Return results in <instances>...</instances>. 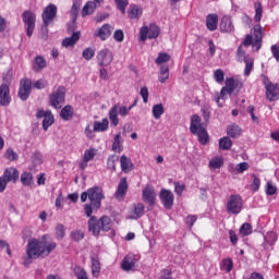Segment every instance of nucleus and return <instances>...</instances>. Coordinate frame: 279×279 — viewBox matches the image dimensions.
Returning a JSON list of instances; mask_svg holds the SVG:
<instances>
[{
  "mask_svg": "<svg viewBox=\"0 0 279 279\" xmlns=\"http://www.w3.org/2000/svg\"><path fill=\"white\" fill-rule=\"evenodd\" d=\"M56 247H58V244L54 241L36 238L29 240L26 245V256L22 257L23 266L29 267L37 258H47Z\"/></svg>",
  "mask_w": 279,
  "mask_h": 279,
  "instance_id": "obj_1",
  "label": "nucleus"
},
{
  "mask_svg": "<svg viewBox=\"0 0 279 279\" xmlns=\"http://www.w3.org/2000/svg\"><path fill=\"white\" fill-rule=\"evenodd\" d=\"M202 112L205 123H202V118L199 116L193 114L190 123V132L194 136H197L201 145H208V143H210V136L208 135V131H206V125L210 119V111L203 108Z\"/></svg>",
  "mask_w": 279,
  "mask_h": 279,
  "instance_id": "obj_2",
  "label": "nucleus"
},
{
  "mask_svg": "<svg viewBox=\"0 0 279 279\" xmlns=\"http://www.w3.org/2000/svg\"><path fill=\"white\" fill-rule=\"evenodd\" d=\"M87 225L89 232H92L94 236H99L101 231L110 232L112 228V219L108 216H102L97 220V217L93 216L89 218Z\"/></svg>",
  "mask_w": 279,
  "mask_h": 279,
  "instance_id": "obj_3",
  "label": "nucleus"
},
{
  "mask_svg": "<svg viewBox=\"0 0 279 279\" xmlns=\"http://www.w3.org/2000/svg\"><path fill=\"white\" fill-rule=\"evenodd\" d=\"M57 15H58V7H56V4L53 3L48 4L43 11L41 19H43L44 27L46 28V33H44L41 36L44 40H47V38L49 37L47 28L49 27V25H51L53 19H56Z\"/></svg>",
  "mask_w": 279,
  "mask_h": 279,
  "instance_id": "obj_4",
  "label": "nucleus"
},
{
  "mask_svg": "<svg viewBox=\"0 0 279 279\" xmlns=\"http://www.w3.org/2000/svg\"><path fill=\"white\" fill-rule=\"evenodd\" d=\"M10 80H12V75L7 74L3 77V82L0 85V106L8 108L10 104H12V96L10 95Z\"/></svg>",
  "mask_w": 279,
  "mask_h": 279,
  "instance_id": "obj_5",
  "label": "nucleus"
},
{
  "mask_svg": "<svg viewBox=\"0 0 279 279\" xmlns=\"http://www.w3.org/2000/svg\"><path fill=\"white\" fill-rule=\"evenodd\" d=\"M243 210V198L239 194H232L227 199V213L229 215H240Z\"/></svg>",
  "mask_w": 279,
  "mask_h": 279,
  "instance_id": "obj_6",
  "label": "nucleus"
},
{
  "mask_svg": "<svg viewBox=\"0 0 279 279\" xmlns=\"http://www.w3.org/2000/svg\"><path fill=\"white\" fill-rule=\"evenodd\" d=\"M22 21L26 29V35L28 38H32L36 29V13L32 10H25L22 14Z\"/></svg>",
  "mask_w": 279,
  "mask_h": 279,
  "instance_id": "obj_7",
  "label": "nucleus"
},
{
  "mask_svg": "<svg viewBox=\"0 0 279 279\" xmlns=\"http://www.w3.org/2000/svg\"><path fill=\"white\" fill-rule=\"evenodd\" d=\"M65 97L66 88L64 86H59L57 90L49 96L50 106L56 110H60L62 104H64Z\"/></svg>",
  "mask_w": 279,
  "mask_h": 279,
  "instance_id": "obj_8",
  "label": "nucleus"
},
{
  "mask_svg": "<svg viewBox=\"0 0 279 279\" xmlns=\"http://www.w3.org/2000/svg\"><path fill=\"white\" fill-rule=\"evenodd\" d=\"M158 36H160V27L156 24H150L149 27L142 26L140 29V40L142 43H145L147 38H149V40H154L158 38Z\"/></svg>",
  "mask_w": 279,
  "mask_h": 279,
  "instance_id": "obj_9",
  "label": "nucleus"
},
{
  "mask_svg": "<svg viewBox=\"0 0 279 279\" xmlns=\"http://www.w3.org/2000/svg\"><path fill=\"white\" fill-rule=\"evenodd\" d=\"M89 191V202L94 206V210H99L101 208V199H106L104 195V189L101 186H93L88 189Z\"/></svg>",
  "mask_w": 279,
  "mask_h": 279,
  "instance_id": "obj_10",
  "label": "nucleus"
},
{
  "mask_svg": "<svg viewBox=\"0 0 279 279\" xmlns=\"http://www.w3.org/2000/svg\"><path fill=\"white\" fill-rule=\"evenodd\" d=\"M243 88V83L230 77L226 80V86L222 87L220 92L221 99H226V95H232L233 90H241Z\"/></svg>",
  "mask_w": 279,
  "mask_h": 279,
  "instance_id": "obj_11",
  "label": "nucleus"
},
{
  "mask_svg": "<svg viewBox=\"0 0 279 279\" xmlns=\"http://www.w3.org/2000/svg\"><path fill=\"white\" fill-rule=\"evenodd\" d=\"M264 86L266 88V99H268V101H278L279 85L271 83V81L269 78L265 77Z\"/></svg>",
  "mask_w": 279,
  "mask_h": 279,
  "instance_id": "obj_12",
  "label": "nucleus"
},
{
  "mask_svg": "<svg viewBox=\"0 0 279 279\" xmlns=\"http://www.w3.org/2000/svg\"><path fill=\"white\" fill-rule=\"evenodd\" d=\"M96 60L99 66H110V64H112V61L114 60V56L112 54V51H110V49L104 48L98 51Z\"/></svg>",
  "mask_w": 279,
  "mask_h": 279,
  "instance_id": "obj_13",
  "label": "nucleus"
},
{
  "mask_svg": "<svg viewBox=\"0 0 279 279\" xmlns=\"http://www.w3.org/2000/svg\"><path fill=\"white\" fill-rule=\"evenodd\" d=\"M159 199L166 210H171L173 208L175 196L170 190L161 189L159 192Z\"/></svg>",
  "mask_w": 279,
  "mask_h": 279,
  "instance_id": "obj_14",
  "label": "nucleus"
},
{
  "mask_svg": "<svg viewBox=\"0 0 279 279\" xmlns=\"http://www.w3.org/2000/svg\"><path fill=\"white\" fill-rule=\"evenodd\" d=\"M253 35L255 39L252 44V47L253 49H255L256 52H258L263 47V26H260L259 24L255 25L253 27Z\"/></svg>",
  "mask_w": 279,
  "mask_h": 279,
  "instance_id": "obj_15",
  "label": "nucleus"
},
{
  "mask_svg": "<svg viewBox=\"0 0 279 279\" xmlns=\"http://www.w3.org/2000/svg\"><path fill=\"white\" fill-rule=\"evenodd\" d=\"M142 199L148 206H155L156 205V190L151 187V185H146L142 192Z\"/></svg>",
  "mask_w": 279,
  "mask_h": 279,
  "instance_id": "obj_16",
  "label": "nucleus"
},
{
  "mask_svg": "<svg viewBox=\"0 0 279 279\" xmlns=\"http://www.w3.org/2000/svg\"><path fill=\"white\" fill-rule=\"evenodd\" d=\"M2 178H4L9 183L12 182L13 184H16L19 182V178H21V172H19V169L14 167H9L4 169Z\"/></svg>",
  "mask_w": 279,
  "mask_h": 279,
  "instance_id": "obj_17",
  "label": "nucleus"
},
{
  "mask_svg": "<svg viewBox=\"0 0 279 279\" xmlns=\"http://www.w3.org/2000/svg\"><path fill=\"white\" fill-rule=\"evenodd\" d=\"M128 189H129L128 178L120 179L118 189L114 194L116 199H118L119 202L123 201L125 195H128Z\"/></svg>",
  "mask_w": 279,
  "mask_h": 279,
  "instance_id": "obj_18",
  "label": "nucleus"
},
{
  "mask_svg": "<svg viewBox=\"0 0 279 279\" xmlns=\"http://www.w3.org/2000/svg\"><path fill=\"white\" fill-rule=\"evenodd\" d=\"M113 27L110 24H104L98 31L94 33L96 38L104 40H108L110 36H112Z\"/></svg>",
  "mask_w": 279,
  "mask_h": 279,
  "instance_id": "obj_19",
  "label": "nucleus"
},
{
  "mask_svg": "<svg viewBox=\"0 0 279 279\" xmlns=\"http://www.w3.org/2000/svg\"><path fill=\"white\" fill-rule=\"evenodd\" d=\"M221 34H230L234 31V24H232V17L229 15L222 16L219 27Z\"/></svg>",
  "mask_w": 279,
  "mask_h": 279,
  "instance_id": "obj_20",
  "label": "nucleus"
},
{
  "mask_svg": "<svg viewBox=\"0 0 279 279\" xmlns=\"http://www.w3.org/2000/svg\"><path fill=\"white\" fill-rule=\"evenodd\" d=\"M145 215V205L143 203L133 204L130 211V219H141Z\"/></svg>",
  "mask_w": 279,
  "mask_h": 279,
  "instance_id": "obj_21",
  "label": "nucleus"
},
{
  "mask_svg": "<svg viewBox=\"0 0 279 279\" xmlns=\"http://www.w3.org/2000/svg\"><path fill=\"white\" fill-rule=\"evenodd\" d=\"M219 25V15L217 13H209L206 16V27L209 32H217Z\"/></svg>",
  "mask_w": 279,
  "mask_h": 279,
  "instance_id": "obj_22",
  "label": "nucleus"
},
{
  "mask_svg": "<svg viewBox=\"0 0 279 279\" xmlns=\"http://www.w3.org/2000/svg\"><path fill=\"white\" fill-rule=\"evenodd\" d=\"M134 267H136V257H134V255L124 256L121 263V269L123 271H132Z\"/></svg>",
  "mask_w": 279,
  "mask_h": 279,
  "instance_id": "obj_23",
  "label": "nucleus"
},
{
  "mask_svg": "<svg viewBox=\"0 0 279 279\" xmlns=\"http://www.w3.org/2000/svg\"><path fill=\"white\" fill-rule=\"evenodd\" d=\"M120 167L123 173H130L134 170V163L130 157L122 155L120 157Z\"/></svg>",
  "mask_w": 279,
  "mask_h": 279,
  "instance_id": "obj_24",
  "label": "nucleus"
},
{
  "mask_svg": "<svg viewBox=\"0 0 279 279\" xmlns=\"http://www.w3.org/2000/svg\"><path fill=\"white\" fill-rule=\"evenodd\" d=\"M81 37L80 32H74L71 37H66L62 40V47H65V49H69V47H75L77 45Z\"/></svg>",
  "mask_w": 279,
  "mask_h": 279,
  "instance_id": "obj_25",
  "label": "nucleus"
},
{
  "mask_svg": "<svg viewBox=\"0 0 279 279\" xmlns=\"http://www.w3.org/2000/svg\"><path fill=\"white\" fill-rule=\"evenodd\" d=\"M46 68H47V60L44 59L43 56L35 57L33 62V71L35 73H40V71H43V69H46Z\"/></svg>",
  "mask_w": 279,
  "mask_h": 279,
  "instance_id": "obj_26",
  "label": "nucleus"
},
{
  "mask_svg": "<svg viewBox=\"0 0 279 279\" xmlns=\"http://www.w3.org/2000/svg\"><path fill=\"white\" fill-rule=\"evenodd\" d=\"M73 114H74V109H73V106L71 105L64 106L60 111V118L63 121H71V119H73Z\"/></svg>",
  "mask_w": 279,
  "mask_h": 279,
  "instance_id": "obj_27",
  "label": "nucleus"
},
{
  "mask_svg": "<svg viewBox=\"0 0 279 279\" xmlns=\"http://www.w3.org/2000/svg\"><path fill=\"white\" fill-rule=\"evenodd\" d=\"M111 149L112 151H116V154H121V151H123V140L121 138V133L114 135Z\"/></svg>",
  "mask_w": 279,
  "mask_h": 279,
  "instance_id": "obj_28",
  "label": "nucleus"
},
{
  "mask_svg": "<svg viewBox=\"0 0 279 279\" xmlns=\"http://www.w3.org/2000/svg\"><path fill=\"white\" fill-rule=\"evenodd\" d=\"M109 124L108 118H104L102 121H94L93 132H107Z\"/></svg>",
  "mask_w": 279,
  "mask_h": 279,
  "instance_id": "obj_29",
  "label": "nucleus"
},
{
  "mask_svg": "<svg viewBox=\"0 0 279 279\" xmlns=\"http://www.w3.org/2000/svg\"><path fill=\"white\" fill-rule=\"evenodd\" d=\"M97 3L99 2L95 0L86 2V4L83 7L82 16H90V14H94Z\"/></svg>",
  "mask_w": 279,
  "mask_h": 279,
  "instance_id": "obj_30",
  "label": "nucleus"
},
{
  "mask_svg": "<svg viewBox=\"0 0 279 279\" xmlns=\"http://www.w3.org/2000/svg\"><path fill=\"white\" fill-rule=\"evenodd\" d=\"M109 121H111V125H113V128H117V125H119V106L114 105L109 110Z\"/></svg>",
  "mask_w": 279,
  "mask_h": 279,
  "instance_id": "obj_31",
  "label": "nucleus"
},
{
  "mask_svg": "<svg viewBox=\"0 0 279 279\" xmlns=\"http://www.w3.org/2000/svg\"><path fill=\"white\" fill-rule=\"evenodd\" d=\"M241 126L236 123H232L227 128V134L230 138H239V136H241Z\"/></svg>",
  "mask_w": 279,
  "mask_h": 279,
  "instance_id": "obj_32",
  "label": "nucleus"
},
{
  "mask_svg": "<svg viewBox=\"0 0 279 279\" xmlns=\"http://www.w3.org/2000/svg\"><path fill=\"white\" fill-rule=\"evenodd\" d=\"M117 162H119V156L118 155H109L107 159V169L111 173L117 172Z\"/></svg>",
  "mask_w": 279,
  "mask_h": 279,
  "instance_id": "obj_33",
  "label": "nucleus"
},
{
  "mask_svg": "<svg viewBox=\"0 0 279 279\" xmlns=\"http://www.w3.org/2000/svg\"><path fill=\"white\" fill-rule=\"evenodd\" d=\"M250 169V163H247V161H243L236 165V169H234V167L230 166L229 167V171L230 173H245V171H247Z\"/></svg>",
  "mask_w": 279,
  "mask_h": 279,
  "instance_id": "obj_34",
  "label": "nucleus"
},
{
  "mask_svg": "<svg viewBox=\"0 0 279 279\" xmlns=\"http://www.w3.org/2000/svg\"><path fill=\"white\" fill-rule=\"evenodd\" d=\"M54 121H56V119L53 118V113H51V111H47V114L43 121L44 131L47 132L49 130V128H51V125H53Z\"/></svg>",
  "mask_w": 279,
  "mask_h": 279,
  "instance_id": "obj_35",
  "label": "nucleus"
},
{
  "mask_svg": "<svg viewBox=\"0 0 279 279\" xmlns=\"http://www.w3.org/2000/svg\"><path fill=\"white\" fill-rule=\"evenodd\" d=\"M129 16L130 19H140L141 16H143V8L136 4L131 5Z\"/></svg>",
  "mask_w": 279,
  "mask_h": 279,
  "instance_id": "obj_36",
  "label": "nucleus"
},
{
  "mask_svg": "<svg viewBox=\"0 0 279 279\" xmlns=\"http://www.w3.org/2000/svg\"><path fill=\"white\" fill-rule=\"evenodd\" d=\"M220 269L222 271H226L227 274H230V271H232V269H234V262H232V258H225L222 259Z\"/></svg>",
  "mask_w": 279,
  "mask_h": 279,
  "instance_id": "obj_37",
  "label": "nucleus"
},
{
  "mask_svg": "<svg viewBox=\"0 0 279 279\" xmlns=\"http://www.w3.org/2000/svg\"><path fill=\"white\" fill-rule=\"evenodd\" d=\"M21 182L23 186H32L34 184V175L31 172H23L21 174Z\"/></svg>",
  "mask_w": 279,
  "mask_h": 279,
  "instance_id": "obj_38",
  "label": "nucleus"
},
{
  "mask_svg": "<svg viewBox=\"0 0 279 279\" xmlns=\"http://www.w3.org/2000/svg\"><path fill=\"white\" fill-rule=\"evenodd\" d=\"M169 80V65L163 64L160 66L159 82L165 84Z\"/></svg>",
  "mask_w": 279,
  "mask_h": 279,
  "instance_id": "obj_39",
  "label": "nucleus"
},
{
  "mask_svg": "<svg viewBox=\"0 0 279 279\" xmlns=\"http://www.w3.org/2000/svg\"><path fill=\"white\" fill-rule=\"evenodd\" d=\"M219 147H220V149H223L225 151L232 149V140H230V137H228V136L220 138Z\"/></svg>",
  "mask_w": 279,
  "mask_h": 279,
  "instance_id": "obj_40",
  "label": "nucleus"
},
{
  "mask_svg": "<svg viewBox=\"0 0 279 279\" xmlns=\"http://www.w3.org/2000/svg\"><path fill=\"white\" fill-rule=\"evenodd\" d=\"M80 8L81 4L78 1H74L70 11V16L72 19V22L75 23V21H77V16L80 14Z\"/></svg>",
  "mask_w": 279,
  "mask_h": 279,
  "instance_id": "obj_41",
  "label": "nucleus"
},
{
  "mask_svg": "<svg viewBox=\"0 0 279 279\" xmlns=\"http://www.w3.org/2000/svg\"><path fill=\"white\" fill-rule=\"evenodd\" d=\"M223 167V157H213L209 161L210 169H221Z\"/></svg>",
  "mask_w": 279,
  "mask_h": 279,
  "instance_id": "obj_42",
  "label": "nucleus"
},
{
  "mask_svg": "<svg viewBox=\"0 0 279 279\" xmlns=\"http://www.w3.org/2000/svg\"><path fill=\"white\" fill-rule=\"evenodd\" d=\"M254 8H255V16H254L255 23H260L263 19V3L255 2Z\"/></svg>",
  "mask_w": 279,
  "mask_h": 279,
  "instance_id": "obj_43",
  "label": "nucleus"
},
{
  "mask_svg": "<svg viewBox=\"0 0 279 279\" xmlns=\"http://www.w3.org/2000/svg\"><path fill=\"white\" fill-rule=\"evenodd\" d=\"M100 271H101V264L99 263L98 259L93 258L92 259V275L94 276V278H98Z\"/></svg>",
  "mask_w": 279,
  "mask_h": 279,
  "instance_id": "obj_44",
  "label": "nucleus"
},
{
  "mask_svg": "<svg viewBox=\"0 0 279 279\" xmlns=\"http://www.w3.org/2000/svg\"><path fill=\"white\" fill-rule=\"evenodd\" d=\"M165 114V107L162 106V104H157L153 107V117L155 119H160V117H162Z\"/></svg>",
  "mask_w": 279,
  "mask_h": 279,
  "instance_id": "obj_45",
  "label": "nucleus"
},
{
  "mask_svg": "<svg viewBox=\"0 0 279 279\" xmlns=\"http://www.w3.org/2000/svg\"><path fill=\"white\" fill-rule=\"evenodd\" d=\"M4 158L10 162H15V160H19V154L14 149L8 148L4 153Z\"/></svg>",
  "mask_w": 279,
  "mask_h": 279,
  "instance_id": "obj_46",
  "label": "nucleus"
},
{
  "mask_svg": "<svg viewBox=\"0 0 279 279\" xmlns=\"http://www.w3.org/2000/svg\"><path fill=\"white\" fill-rule=\"evenodd\" d=\"M245 62V69H244V75L247 77L254 71V59L248 58L244 59Z\"/></svg>",
  "mask_w": 279,
  "mask_h": 279,
  "instance_id": "obj_47",
  "label": "nucleus"
},
{
  "mask_svg": "<svg viewBox=\"0 0 279 279\" xmlns=\"http://www.w3.org/2000/svg\"><path fill=\"white\" fill-rule=\"evenodd\" d=\"M54 234L59 241H62L66 234V230L64 229V225L58 223L56 227Z\"/></svg>",
  "mask_w": 279,
  "mask_h": 279,
  "instance_id": "obj_48",
  "label": "nucleus"
},
{
  "mask_svg": "<svg viewBox=\"0 0 279 279\" xmlns=\"http://www.w3.org/2000/svg\"><path fill=\"white\" fill-rule=\"evenodd\" d=\"M171 60V56L167 52H159L158 57L156 58L155 62L157 64H165Z\"/></svg>",
  "mask_w": 279,
  "mask_h": 279,
  "instance_id": "obj_49",
  "label": "nucleus"
},
{
  "mask_svg": "<svg viewBox=\"0 0 279 279\" xmlns=\"http://www.w3.org/2000/svg\"><path fill=\"white\" fill-rule=\"evenodd\" d=\"M74 276L77 279H88V274L86 272V270L80 266L74 268Z\"/></svg>",
  "mask_w": 279,
  "mask_h": 279,
  "instance_id": "obj_50",
  "label": "nucleus"
},
{
  "mask_svg": "<svg viewBox=\"0 0 279 279\" xmlns=\"http://www.w3.org/2000/svg\"><path fill=\"white\" fill-rule=\"evenodd\" d=\"M240 234H242V236H250V234H252V225L244 222L240 228Z\"/></svg>",
  "mask_w": 279,
  "mask_h": 279,
  "instance_id": "obj_51",
  "label": "nucleus"
},
{
  "mask_svg": "<svg viewBox=\"0 0 279 279\" xmlns=\"http://www.w3.org/2000/svg\"><path fill=\"white\" fill-rule=\"evenodd\" d=\"M214 80L218 84H221L226 80V73L223 72V70L221 69L216 70L214 72Z\"/></svg>",
  "mask_w": 279,
  "mask_h": 279,
  "instance_id": "obj_52",
  "label": "nucleus"
},
{
  "mask_svg": "<svg viewBox=\"0 0 279 279\" xmlns=\"http://www.w3.org/2000/svg\"><path fill=\"white\" fill-rule=\"evenodd\" d=\"M70 236H71L72 241H75L77 243L84 239V231L74 230L70 233Z\"/></svg>",
  "mask_w": 279,
  "mask_h": 279,
  "instance_id": "obj_53",
  "label": "nucleus"
},
{
  "mask_svg": "<svg viewBox=\"0 0 279 279\" xmlns=\"http://www.w3.org/2000/svg\"><path fill=\"white\" fill-rule=\"evenodd\" d=\"M83 58H84V60H93V58H95V48H90V47H88V48H85L84 50H83Z\"/></svg>",
  "mask_w": 279,
  "mask_h": 279,
  "instance_id": "obj_54",
  "label": "nucleus"
},
{
  "mask_svg": "<svg viewBox=\"0 0 279 279\" xmlns=\"http://www.w3.org/2000/svg\"><path fill=\"white\" fill-rule=\"evenodd\" d=\"M20 88H22L24 90H28L29 93H32V80H29V78H22L20 81Z\"/></svg>",
  "mask_w": 279,
  "mask_h": 279,
  "instance_id": "obj_55",
  "label": "nucleus"
},
{
  "mask_svg": "<svg viewBox=\"0 0 279 279\" xmlns=\"http://www.w3.org/2000/svg\"><path fill=\"white\" fill-rule=\"evenodd\" d=\"M29 95H32V92L23 89L21 87L19 88L17 96L22 101H27V99H29Z\"/></svg>",
  "mask_w": 279,
  "mask_h": 279,
  "instance_id": "obj_56",
  "label": "nucleus"
},
{
  "mask_svg": "<svg viewBox=\"0 0 279 279\" xmlns=\"http://www.w3.org/2000/svg\"><path fill=\"white\" fill-rule=\"evenodd\" d=\"M186 190V185L184 183L180 184L179 181L174 182V193L180 197L182 193Z\"/></svg>",
  "mask_w": 279,
  "mask_h": 279,
  "instance_id": "obj_57",
  "label": "nucleus"
},
{
  "mask_svg": "<svg viewBox=\"0 0 279 279\" xmlns=\"http://www.w3.org/2000/svg\"><path fill=\"white\" fill-rule=\"evenodd\" d=\"M252 178H253V183L251 184V189L254 193H256L258 189H260V179L256 177V174H252Z\"/></svg>",
  "mask_w": 279,
  "mask_h": 279,
  "instance_id": "obj_58",
  "label": "nucleus"
},
{
  "mask_svg": "<svg viewBox=\"0 0 279 279\" xmlns=\"http://www.w3.org/2000/svg\"><path fill=\"white\" fill-rule=\"evenodd\" d=\"M278 189L276 187V185H274L271 181H268L266 184V195H276Z\"/></svg>",
  "mask_w": 279,
  "mask_h": 279,
  "instance_id": "obj_59",
  "label": "nucleus"
},
{
  "mask_svg": "<svg viewBox=\"0 0 279 279\" xmlns=\"http://www.w3.org/2000/svg\"><path fill=\"white\" fill-rule=\"evenodd\" d=\"M114 1H116V5H117L118 10H120V12L122 14H124L125 8H128V5H129L128 0H114Z\"/></svg>",
  "mask_w": 279,
  "mask_h": 279,
  "instance_id": "obj_60",
  "label": "nucleus"
},
{
  "mask_svg": "<svg viewBox=\"0 0 279 279\" xmlns=\"http://www.w3.org/2000/svg\"><path fill=\"white\" fill-rule=\"evenodd\" d=\"M159 279H173V271L169 268L162 269Z\"/></svg>",
  "mask_w": 279,
  "mask_h": 279,
  "instance_id": "obj_61",
  "label": "nucleus"
},
{
  "mask_svg": "<svg viewBox=\"0 0 279 279\" xmlns=\"http://www.w3.org/2000/svg\"><path fill=\"white\" fill-rule=\"evenodd\" d=\"M197 221L196 215H189L185 218V223L189 226L190 230H193V226H195V222Z\"/></svg>",
  "mask_w": 279,
  "mask_h": 279,
  "instance_id": "obj_62",
  "label": "nucleus"
},
{
  "mask_svg": "<svg viewBox=\"0 0 279 279\" xmlns=\"http://www.w3.org/2000/svg\"><path fill=\"white\" fill-rule=\"evenodd\" d=\"M93 158H95V149L89 148V149L85 150L83 159L90 162V160H93Z\"/></svg>",
  "mask_w": 279,
  "mask_h": 279,
  "instance_id": "obj_63",
  "label": "nucleus"
},
{
  "mask_svg": "<svg viewBox=\"0 0 279 279\" xmlns=\"http://www.w3.org/2000/svg\"><path fill=\"white\" fill-rule=\"evenodd\" d=\"M94 208H95V205H93V203L84 205V213H85L86 217H89V219H90V217H94L93 216Z\"/></svg>",
  "mask_w": 279,
  "mask_h": 279,
  "instance_id": "obj_64",
  "label": "nucleus"
}]
</instances>
